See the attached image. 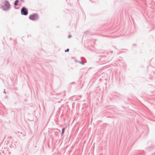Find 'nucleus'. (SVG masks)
Segmentation results:
<instances>
[{"instance_id": "f257e3e1", "label": "nucleus", "mask_w": 155, "mask_h": 155, "mask_svg": "<svg viewBox=\"0 0 155 155\" xmlns=\"http://www.w3.org/2000/svg\"><path fill=\"white\" fill-rule=\"evenodd\" d=\"M3 3L5 4L3 6H2V8L3 10L6 11L10 9V5L8 1L5 0L3 2Z\"/></svg>"}, {"instance_id": "f03ea898", "label": "nucleus", "mask_w": 155, "mask_h": 155, "mask_svg": "<svg viewBox=\"0 0 155 155\" xmlns=\"http://www.w3.org/2000/svg\"><path fill=\"white\" fill-rule=\"evenodd\" d=\"M30 20L32 21L38 20L39 18V15L37 13H35L31 15L29 17Z\"/></svg>"}, {"instance_id": "7ed1b4c3", "label": "nucleus", "mask_w": 155, "mask_h": 155, "mask_svg": "<svg viewBox=\"0 0 155 155\" xmlns=\"http://www.w3.org/2000/svg\"><path fill=\"white\" fill-rule=\"evenodd\" d=\"M21 12L22 15H27L28 14V10L25 7H23L21 8Z\"/></svg>"}, {"instance_id": "20e7f679", "label": "nucleus", "mask_w": 155, "mask_h": 155, "mask_svg": "<svg viewBox=\"0 0 155 155\" xmlns=\"http://www.w3.org/2000/svg\"><path fill=\"white\" fill-rule=\"evenodd\" d=\"M18 146V143L16 141H12L10 145V147L13 148H15L16 146Z\"/></svg>"}, {"instance_id": "39448f33", "label": "nucleus", "mask_w": 155, "mask_h": 155, "mask_svg": "<svg viewBox=\"0 0 155 155\" xmlns=\"http://www.w3.org/2000/svg\"><path fill=\"white\" fill-rule=\"evenodd\" d=\"M18 2H19L18 0H16L15 1L14 3L15 6H17L18 5Z\"/></svg>"}, {"instance_id": "423d86ee", "label": "nucleus", "mask_w": 155, "mask_h": 155, "mask_svg": "<svg viewBox=\"0 0 155 155\" xmlns=\"http://www.w3.org/2000/svg\"><path fill=\"white\" fill-rule=\"evenodd\" d=\"M65 130V128H63L62 130V132L61 133V136L63 135L64 132Z\"/></svg>"}, {"instance_id": "0eeeda50", "label": "nucleus", "mask_w": 155, "mask_h": 155, "mask_svg": "<svg viewBox=\"0 0 155 155\" xmlns=\"http://www.w3.org/2000/svg\"><path fill=\"white\" fill-rule=\"evenodd\" d=\"M78 62L79 63H81V64H83H83H84V61H78Z\"/></svg>"}, {"instance_id": "6e6552de", "label": "nucleus", "mask_w": 155, "mask_h": 155, "mask_svg": "<svg viewBox=\"0 0 155 155\" xmlns=\"http://www.w3.org/2000/svg\"><path fill=\"white\" fill-rule=\"evenodd\" d=\"M69 51V48H68L66 50H65V52H68Z\"/></svg>"}, {"instance_id": "1a4fd4ad", "label": "nucleus", "mask_w": 155, "mask_h": 155, "mask_svg": "<svg viewBox=\"0 0 155 155\" xmlns=\"http://www.w3.org/2000/svg\"><path fill=\"white\" fill-rule=\"evenodd\" d=\"M15 9H19V7H17L16 6H15Z\"/></svg>"}, {"instance_id": "9d476101", "label": "nucleus", "mask_w": 155, "mask_h": 155, "mask_svg": "<svg viewBox=\"0 0 155 155\" xmlns=\"http://www.w3.org/2000/svg\"><path fill=\"white\" fill-rule=\"evenodd\" d=\"M71 37V35H70L68 36V38H70Z\"/></svg>"}, {"instance_id": "9b49d317", "label": "nucleus", "mask_w": 155, "mask_h": 155, "mask_svg": "<svg viewBox=\"0 0 155 155\" xmlns=\"http://www.w3.org/2000/svg\"><path fill=\"white\" fill-rule=\"evenodd\" d=\"M25 132H24V133H23V136H25Z\"/></svg>"}, {"instance_id": "f8f14e48", "label": "nucleus", "mask_w": 155, "mask_h": 155, "mask_svg": "<svg viewBox=\"0 0 155 155\" xmlns=\"http://www.w3.org/2000/svg\"><path fill=\"white\" fill-rule=\"evenodd\" d=\"M3 92H4V93H5V94H6V92L5 91V89L4 90V91Z\"/></svg>"}, {"instance_id": "ddd939ff", "label": "nucleus", "mask_w": 155, "mask_h": 155, "mask_svg": "<svg viewBox=\"0 0 155 155\" xmlns=\"http://www.w3.org/2000/svg\"><path fill=\"white\" fill-rule=\"evenodd\" d=\"M20 1L22 2H24V0H20Z\"/></svg>"}, {"instance_id": "4468645a", "label": "nucleus", "mask_w": 155, "mask_h": 155, "mask_svg": "<svg viewBox=\"0 0 155 155\" xmlns=\"http://www.w3.org/2000/svg\"><path fill=\"white\" fill-rule=\"evenodd\" d=\"M5 98H8V96H6L5 97Z\"/></svg>"}, {"instance_id": "2eb2a0df", "label": "nucleus", "mask_w": 155, "mask_h": 155, "mask_svg": "<svg viewBox=\"0 0 155 155\" xmlns=\"http://www.w3.org/2000/svg\"><path fill=\"white\" fill-rule=\"evenodd\" d=\"M136 45V44H134L133 45V46H135V45Z\"/></svg>"}, {"instance_id": "dca6fc26", "label": "nucleus", "mask_w": 155, "mask_h": 155, "mask_svg": "<svg viewBox=\"0 0 155 155\" xmlns=\"http://www.w3.org/2000/svg\"><path fill=\"white\" fill-rule=\"evenodd\" d=\"M0 155H2L1 153H0Z\"/></svg>"}]
</instances>
